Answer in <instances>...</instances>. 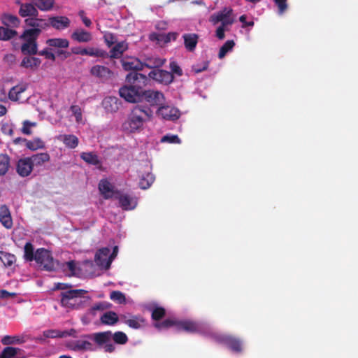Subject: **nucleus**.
<instances>
[{"label":"nucleus","mask_w":358,"mask_h":358,"mask_svg":"<svg viewBox=\"0 0 358 358\" xmlns=\"http://www.w3.org/2000/svg\"><path fill=\"white\" fill-rule=\"evenodd\" d=\"M44 337L45 338H61V331L57 329H48L43 332Z\"/></svg>","instance_id":"obj_58"},{"label":"nucleus","mask_w":358,"mask_h":358,"mask_svg":"<svg viewBox=\"0 0 358 358\" xmlns=\"http://www.w3.org/2000/svg\"><path fill=\"white\" fill-rule=\"evenodd\" d=\"M182 38L185 49L189 52H194L199 42V35L194 33L184 34Z\"/></svg>","instance_id":"obj_20"},{"label":"nucleus","mask_w":358,"mask_h":358,"mask_svg":"<svg viewBox=\"0 0 358 358\" xmlns=\"http://www.w3.org/2000/svg\"><path fill=\"white\" fill-rule=\"evenodd\" d=\"M178 35V32H169L166 34H161V41H163L164 43H168L171 41H175Z\"/></svg>","instance_id":"obj_57"},{"label":"nucleus","mask_w":358,"mask_h":358,"mask_svg":"<svg viewBox=\"0 0 358 358\" xmlns=\"http://www.w3.org/2000/svg\"><path fill=\"white\" fill-rule=\"evenodd\" d=\"M110 252V250L108 248H102L96 252L94 261L98 266L107 270L106 264Z\"/></svg>","instance_id":"obj_24"},{"label":"nucleus","mask_w":358,"mask_h":358,"mask_svg":"<svg viewBox=\"0 0 358 358\" xmlns=\"http://www.w3.org/2000/svg\"><path fill=\"white\" fill-rule=\"evenodd\" d=\"M83 338L93 340L98 345L101 346L110 341L112 338V332L110 331L94 333L92 334H85Z\"/></svg>","instance_id":"obj_17"},{"label":"nucleus","mask_w":358,"mask_h":358,"mask_svg":"<svg viewBox=\"0 0 358 358\" xmlns=\"http://www.w3.org/2000/svg\"><path fill=\"white\" fill-rule=\"evenodd\" d=\"M165 62V59H162L159 57H147L145 59V61L142 62L143 69L146 67L150 69H157L164 66Z\"/></svg>","instance_id":"obj_31"},{"label":"nucleus","mask_w":358,"mask_h":358,"mask_svg":"<svg viewBox=\"0 0 358 358\" xmlns=\"http://www.w3.org/2000/svg\"><path fill=\"white\" fill-rule=\"evenodd\" d=\"M17 34L15 30L7 27H0V40L8 41L14 38Z\"/></svg>","instance_id":"obj_44"},{"label":"nucleus","mask_w":358,"mask_h":358,"mask_svg":"<svg viewBox=\"0 0 358 358\" xmlns=\"http://www.w3.org/2000/svg\"><path fill=\"white\" fill-rule=\"evenodd\" d=\"M154 181V175L150 172H146L140 176L139 187L142 189H148Z\"/></svg>","instance_id":"obj_33"},{"label":"nucleus","mask_w":358,"mask_h":358,"mask_svg":"<svg viewBox=\"0 0 358 358\" xmlns=\"http://www.w3.org/2000/svg\"><path fill=\"white\" fill-rule=\"evenodd\" d=\"M156 113L157 116L168 121H176L180 117V112L177 108L168 105L160 106Z\"/></svg>","instance_id":"obj_9"},{"label":"nucleus","mask_w":358,"mask_h":358,"mask_svg":"<svg viewBox=\"0 0 358 358\" xmlns=\"http://www.w3.org/2000/svg\"><path fill=\"white\" fill-rule=\"evenodd\" d=\"M177 320L168 318L162 322H157L154 324V327L158 330L167 329L171 327L177 328Z\"/></svg>","instance_id":"obj_40"},{"label":"nucleus","mask_w":358,"mask_h":358,"mask_svg":"<svg viewBox=\"0 0 358 358\" xmlns=\"http://www.w3.org/2000/svg\"><path fill=\"white\" fill-rule=\"evenodd\" d=\"M152 115V110L149 106L136 105L131 110L127 120L123 124V128L128 132H135L143 127L145 122L150 120Z\"/></svg>","instance_id":"obj_1"},{"label":"nucleus","mask_w":358,"mask_h":358,"mask_svg":"<svg viewBox=\"0 0 358 358\" xmlns=\"http://www.w3.org/2000/svg\"><path fill=\"white\" fill-rule=\"evenodd\" d=\"M104 39L108 47L112 46L116 43V37L113 34H107L104 36Z\"/></svg>","instance_id":"obj_62"},{"label":"nucleus","mask_w":358,"mask_h":358,"mask_svg":"<svg viewBox=\"0 0 358 358\" xmlns=\"http://www.w3.org/2000/svg\"><path fill=\"white\" fill-rule=\"evenodd\" d=\"M120 319L129 327L134 329H140L146 326L145 319L140 315L122 314Z\"/></svg>","instance_id":"obj_8"},{"label":"nucleus","mask_w":358,"mask_h":358,"mask_svg":"<svg viewBox=\"0 0 358 358\" xmlns=\"http://www.w3.org/2000/svg\"><path fill=\"white\" fill-rule=\"evenodd\" d=\"M213 338L215 341L222 343L235 352L242 351V341L240 338L231 335L226 334H213Z\"/></svg>","instance_id":"obj_6"},{"label":"nucleus","mask_w":358,"mask_h":358,"mask_svg":"<svg viewBox=\"0 0 358 358\" xmlns=\"http://www.w3.org/2000/svg\"><path fill=\"white\" fill-rule=\"evenodd\" d=\"M71 110L73 113L77 121H79L82 117V113L80 108L78 106H71Z\"/></svg>","instance_id":"obj_64"},{"label":"nucleus","mask_w":358,"mask_h":358,"mask_svg":"<svg viewBox=\"0 0 358 358\" xmlns=\"http://www.w3.org/2000/svg\"><path fill=\"white\" fill-rule=\"evenodd\" d=\"M71 38L78 43H87L92 39L91 33L83 29L75 30L71 34Z\"/></svg>","instance_id":"obj_27"},{"label":"nucleus","mask_w":358,"mask_h":358,"mask_svg":"<svg viewBox=\"0 0 358 358\" xmlns=\"http://www.w3.org/2000/svg\"><path fill=\"white\" fill-rule=\"evenodd\" d=\"M1 20L6 27H17L20 23V19L16 15L8 13L3 14Z\"/></svg>","instance_id":"obj_34"},{"label":"nucleus","mask_w":358,"mask_h":358,"mask_svg":"<svg viewBox=\"0 0 358 358\" xmlns=\"http://www.w3.org/2000/svg\"><path fill=\"white\" fill-rule=\"evenodd\" d=\"M166 315V310L163 307H156L152 311L151 317L157 322Z\"/></svg>","instance_id":"obj_50"},{"label":"nucleus","mask_w":358,"mask_h":358,"mask_svg":"<svg viewBox=\"0 0 358 358\" xmlns=\"http://www.w3.org/2000/svg\"><path fill=\"white\" fill-rule=\"evenodd\" d=\"M148 76L149 78H151L155 81L165 85L171 84L174 79V76H173L171 73L168 71L159 69L151 71L148 73Z\"/></svg>","instance_id":"obj_10"},{"label":"nucleus","mask_w":358,"mask_h":358,"mask_svg":"<svg viewBox=\"0 0 358 358\" xmlns=\"http://www.w3.org/2000/svg\"><path fill=\"white\" fill-rule=\"evenodd\" d=\"M66 347L73 351H94L93 344L88 341H71L67 343Z\"/></svg>","instance_id":"obj_18"},{"label":"nucleus","mask_w":358,"mask_h":358,"mask_svg":"<svg viewBox=\"0 0 358 358\" xmlns=\"http://www.w3.org/2000/svg\"><path fill=\"white\" fill-rule=\"evenodd\" d=\"M80 158L87 164L97 166L101 169V161L99 156L94 152H83L80 154Z\"/></svg>","instance_id":"obj_26"},{"label":"nucleus","mask_w":358,"mask_h":358,"mask_svg":"<svg viewBox=\"0 0 358 358\" xmlns=\"http://www.w3.org/2000/svg\"><path fill=\"white\" fill-rule=\"evenodd\" d=\"M110 298L111 300L117 301L119 303H124L126 301L124 294L120 291H113L110 293Z\"/></svg>","instance_id":"obj_53"},{"label":"nucleus","mask_w":358,"mask_h":358,"mask_svg":"<svg viewBox=\"0 0 358 358\" xmlns=\"http://www.w3.org/2000/svg\"><path fill=\"white\" fill-rule=\"evenodd\" d=\"M122 66L125 71H132L138 72L143 70L142 62L137 58H129L122 59Z\"/></svg>","instance_id":"obj_25"},{"label":"nucleus","mask_w":358,"mask_h":358,"mask_svg":"<svg viewBox=\"0 0 358 358\" xmlns=\"http://www.w3.org/2000/svg\"><path fill=\"white\" fill-rule=\"evenodd\" d=\"M41 64V59L37 57H25L22 62L20 66L24 68H30L32 69L34 67H38Z\"/></svg>","instance_id":"obj_39"},{"label":"nucleus","mask_w":358,"mask_h":358,"mask_svg":"<svg viewBox=\"0 0 358 358\" xmlns=\"http://www.w3.org/2000/svg\"><path fill=\"white\" fill-rule=\"evenodd\" d=\"M63 142L68 148H75L78 146L79 141L74 135H64Z\"/></svg>","instance_id":"obj_47"},{"label":"nucleus","mask_w":358,"mask_h":358,"mask_svg":"<svg viewBox=\"0 0 358 358\" xmlns=\"http://www.w3.org/2000/svg\"><path fill=\"white\" fill-rule=\"evenodd\" d=\"M115 199H118L120 206L124 210L134 209L137 206V199L127 194H117Z\"/></svg>","instance_id":"obj_16"},{"label":"nucleus","mask_w":358,"mask_h":358,"mask_svg":"<svg viewBox=\"0 0 358 358\" xmlns=\"http://www.w3.org/2000/svg\"><path fill=\"white\" fill-rule=\"evenodd\" d=\"M0 259L3 262L5 266L8 267L15 262L16 258L14 255L10 253L0 251Z\"/></svg>","instance_id":"obj_43"},{"label":"nucleus","mask_w":358,"mask_h":358,"mask_svg":"<svg viewBox=\"0 0 358 358\" xmlns=\"http://www.w3.org/2000/svg\"><path fill=\"white\" fill-rule=\"evenodd\" d=\"M24 85H16L13 87L8 92V98L10 100L17 101L20 98V94L26 90Z\"/></svg>","instance_id":"obj_36"},{"label":"nucleus","mask_w":358,"mask_h":358,"mask_svg":"<svg viewBox=\"0 0 358 358\" xmlns=\"http://www.w3.org/2000/svg\"><path fill=\"white\" fill-rule=\"evenodd\" d=\"M99 190L105 199H109L120 194V191L114 189L113 185L107 179L100 180Z\"/></svg>","instance_id":"obj_14"},{"label":"nucleus","mask_w":358,"mask_h":358,"mask_svg":"<svg viewBox=\"0 0 358 358\" xmlns=\"http://www.w3.org/2000/svg\"><path fill=\"white\" fill-rule=\"evenodd\" d=\"M71 20L66 16H52L48 18V27H52L56 30H64L70 27Z\"/></svg>","instance_id":"obj_13"},{"label":"nucleus","mask_w":358,"mask_h":358,"mask_svg":"<svg viewBox=\"0 0 358 358\" xmlns=\"http://www.w3.org/2000/svg\"><path fill=\"white\" fill-rule=\"evenodd\" d=\"M36 122H31L29 120H24L22 123V127L21 129V131L22 134L26 135H31L32 131L31 130V127H36Z\"/></svg>","instance_id":"obj_55"},{"label":"nucleus","mask_w":358,"mask_h":358,"mask_svg":"<svg viewBox=\"0 0 358 358\" xmlns=\"http://www.w3.org/2000/svg\"><path fill=\"white\" fill-rule=\"evenodd\" d=\"M117 251H118L117 246H115L113 248L112 253L110 255H109V257L108 259V262H107V264H106V269H109V268L110 267L112 262L113 261V259L117 256Z\"/></svg>","instance_id":"obj_63"},{"label":"nucleus","mask_w":358,"mask_h":358,"mask_svg":"<svg viewBox=\"0 0 358 358\" xmlns=\"http://www.w3.org/2000/svg\"><path fill=\"white\" fill-rule=\"evenodd\" d=\"M10 167V157L7 154H0V176H5Z\"/></svg>","instance_id":"obj_35"},{"label":"nucleus","mask_w":358,"mask_h":358,"mask_svg":"<svg viewBox=\"0 0 358 358\" xmlns=\"http://www.w3.org/2000/svg\"><path fill=\"white\" fill-rule=\"evenodd\" d=\"M1 131L3 134L12 136L14 134V130L12 125L8 123L3 124L1 126Z\"/></svg>","instance_id":"obj_61"},{"label":"nucleus","mask_w":358,"mask_h":358,"mask_svg":"<svg viewBox=\"0 0 358 358\" xmlns=\"http://www.w3.org/2000/svg\"><path fill=\"white\" fill-rule=\"evenodd\" d=\"M24 259L27 261L31 262L34 259L35 260V255L34 254V246L33 245L27 242L24 248Z\"/></svg>","instance_id":"obj_49"},{"label":"nucleus","mask_w":358,"mask_h":358,"mask_svg":"<svg viewBox=\"0 0 358 358\" xmlns=\"http://www.w3.org/2000/svg\"><path fill=\"white\" fill-rule=\"evenodd\" d=\"M143 99L151 106H162L165 97L162 92L155 90H145L143 93Z\"/></svg>","instance_id":"obj_12"},{"label":"nucleus","mask_w":358,"mask_h":358,"mask_svg":"<svg viewBox=\"0 0 358 358\" xmlns=\"http://www.w3.org/2000/svg\"><path fill=\"white\" fill-rule=\"evenodd\" d=\"M18 350L19 349L16 348L6 347L0 355L5 358H13L17 355Z\"/></svg>","instance_id":"obj_52"},{"label":"nucleus","mask_w":358,"mask_h":358,"mask_svg":"<svg viewBox=\"0 0 358 358\" xmlns=\"http://www.w3.org/2000/svg\"><path fill=\"white\" fill-rule=\"evenodd\" d=\"M46 43L50 47L66 48L69 45V41L66 38H55L48 39Z\"/></svg>","instance_id":"obj_37"},{"label":"nucleus","mask_w":358,"mask_h":358,"mask_svg":"<svg viewBox=\"0 0 358 358\" xmlns=\"http://www.w3.org/2000/svg\"><path fill=\"white\" fill-rule=\"evenodd\" d=\"M29 157L33 169L34 167L42 166L45 162H49L50 159V157L47 152L37 153Z\"/></svg>","instance_id":"obj_29"},{"label":"nucleus","mask_w":358,"mask_h":358,"mask_svg":"<svg viewBox=\"0 0 358 358\" xmlns=\"http://www.w3.org/2000/svg\"><path fill=\"white\" fill-rule=\"evenodd\" d=\"M106 308H107L106 306L103 303L99 302V303L94 304L90 309V314H91L93 316H95L97 310L102 311V310L106 309Z\"/></svg>","instance_id":"obj_59"},{"label":"nucleus","mask_w":358,"mask_h":358,"mask_svg":"<svg viewBox=\"0 0 358 358\" xmlns=\"http://www.w3.org/2000/svg\"><path fill=\"white\" fill-rule=\"evenodd\" d=\"M1 343H2V344H3L5 345H11V344H14V343H21V339L17 336H5L1 339Z\"/></svg>","instance_id":"obj_54"},{"label":"nucleus","mask_w":358,"mask_h":358,"mask_svg":"<svg viewBox=\"0 0 358 358\" xmlns=\"http://www.w3.org/2000/svg\"><path fill=\"white\" fill-rule=\"evenodd\" d=\"M112 338L115 343L119 345H124L128 341V337L123 331H116L113 334H112Z\"/></svg>","instance_id":"obj_46"},{"label":"nucleus","mask_w":358,"mask_h":358,"mask_svg":"<svg viewBox=\"0 0 358 358\" xmlns=\"http://www.w3.org/2000/svg\"><path fill=\"white\" fill-rule=\"evenodd\" d=\"M26 147L30 150L34 151L45 147L44 142L39 138H35L31 141L24 139Z\"/></svg>","instance_id":"obj_38"},{"label":"nucleus","mask_w":358,"mask_h":358,"mask_svg":"<svg viewBox=\"0 0 358 358\" xmlns=\"http://www.w3.org/2000/svg\"><path fill=\"white\" fill-rule=\"evenodd\" d=\"M121 105V101L116 96H107L102 101V106L108 113L117 112Z\"/></svg>","instance_id":"obj_22"},{"label":"nucleus","mask_w":358,"mask_h":358,"mask_svg":"<svg viewBox=\"0 0 358 358\" xmlns=\"http://www.w3.org/2000/svg\"><path fill=\"white\" fill-rule=\"evenodd\" d=\"M35 6L42 11L50 10L55 4L54 0H34Z\"/></svg>","instance_id":"obj_41"},{"label":"nucleus","mask_w":358,"mask_h":358,"mask_svg":"<svg viewBox=\"0 0 358 358\" xmlns=\"http://www.w3.org/2000/svg\"><path fill=\"white\" fill-rule=\"evenodd\" d=\"M0 222L6 229H11L13 227L10 213L6 205H3L0 207Z\"/></svg>","instance_id":"obj_28"},{"label":"nucleus","mask_w":358,"mask_h":358,"mask_svg":"<svg viewBox=\"0 0 358 358\" xmlns=\"http://www.w3.org/2000/svg\"><path fill=\"white\" fill-rule=\"evenodd\" d=\"M100 321L103 324L113 326L117 323L119 317L115 312L110 310L101 316Z\"/></svg>","instance_id":"obj_32"},{"label":"nucleus","mask_w":358,"mask_h":358,"mask_svg":"<svg viewBox=\"0 0 358 358\" xmlns=\"http://www.w3.org/2000/svg\"><path fill=\"white\" fill-rule=\"evenodd\" d=\"M201 329L198 323L190 320H178L177 328L178 331H185L188 333H196Z\"/></svg>","instance_id":"obj_23"},{"label":"nucleus","mask_w":358,"mask_h":358,"mask_svg":"<svg viewBox=\"0 0 358 358\" xmlns=\"http://www.w3.org/2000/svg\"><path fill=\"white\" fill-rule=\"evenodd\" d=\"M87 292L85 289H69L60 294L61 305L69 309H78L85 303L89 297L85 294Z\"/></svg>","instance_id":"obj_2"},{"label":"nucleus","mask_w":358,"mask_h":358,"mask_svg":"<svg viewBox=\"0 0 358 358\" xmlns=\"http://www.w3.org/2000/svg\"><path fill=\"white\" fill-rule=\"evenodd\" d=\"M20 8L19 9V14L21 17H37L38 15V10L35 6L34 1L33 3H20L17 2Z\"/></svg>","instance_id":"obj_19"},{"label":"nucleus","mask_w":358,"mask_h":358,"mask_svg":"<svg viewBox=\"0 0 358 358\" xmlns=\"http://www.w3.org/2000/svg\"><path fill=\"white\" fill-rule=\"evenodd\" d=\"M15 169L17 173L22 178L29 176L34 170L29 157L20 159Z\"/></svg>","instance_id":"obj_15"},{"label":"nucleus","mask_w":358,"mask_h":358,"mask_svg":"<svg viewBox=\"0 0 358 358\" xmlns=\"http://www.w3.org/2000/svg\"><path fill=\"white\" fill-rule=\"evenodd\" d=\"M128 49V44L125 41L115 43L110 51V57L113 59L120 58L123 53Z\"/></svg>","instance_id":"obj_30"},{"label":"nucleus","mask_w":358,"mask_h":358,"mask_svg":"<svg viewBox=\"0 0 358 358\" xmlns=\"http://www.w3.org/2000/svg\"><path fill=\"white\" fill-rule=\"evenodd\" d=\"M35 261L44 270L52 271L55 269L56 262L54 260L50 251L45 248H39L35 252Z\"/></svg>","instance_id":"obj_4"},{"label":"nucleus","mask_w":358,"mask_h":358,"mask_svg":"<svg viewBox=\"0 0 358 358\" xmlns=\"http://www.w3.org/2000/svg\"><path fill=\"white\" fill-rule=\"evenodd\" d=\"M38 31L35 30H25L21 36L24 40V43L21 46V51L24 55H34L37 52V43L36 40Z\"/></svg>","instance_id":"obj_3"},{"label":"nucleus","mask_w":358,"mask_h":358,"mask_svg":"<svg viewBox=\"0 0 358 358\" xmlns=\"http://www.w3.org/2000/svg\"><path fill=\"white\" fill-rule=\"evenodd\" d=\"M24 22L27 26L32 27L31 29H28L27 30L38 31L37 36H39L42 30L46 29L48 28V22L43 19L36 18L35 17V18H27Z\"/></svg>","instance_id":"obj_21"},{"label":"nucleus","mask_w":358,"mask_h":358,"mask_svg":"<svg viewBox=\"0 0 358 358\" xmlns=\"http://www.w3.org/2000/svg\"><path fill=\"white\" fill-rule=\"evenodd\" d=\"M169 68L171 69V72L172 75H176L177 76H182V70L176 61H171L169 64Z\"/></svg>","instance_id":"obj_56"},{"label":"nucleus","mask_w":358,"mask_h":358,"mask_svg":"<svg viewBox=\"0 0 358 358\" xmlns=\"http://www.w3.org/2000/svg\"><path fill=\"white\" fill-rule=\"evenodd\" d=\"M275 4L278 6L279 13L282 14L287 8V0H273Z\"/></svg>","instance_id":"obj_60"},{"label":"nucleus","mask_w":358,"mask_h":358,"mask_svg":"<svg viewBox=\"0 0 358 358\" xmlns=\"http://www.w3.org/2000/svg\"><path fill=\"white\" fill-rule=\"evenodd\" d=\"M119 94L129 103H138L143 99V94L141 91H138L127 83L119 89Z\"/></svg>","instance_id":"obj_5"},{"label":"nucleus","mask_w":358,"mask_h":358,"mask_svg":"<svg viewBox=\"0 0 358 358\" xmlns=\"http://www.w3.org/2000/svg\"><path fill=\"white\" fill-rule=\"evenodd\" d=\"M85 55H90V56H94V57H108V54L106 51L97 49V48H87L86 51H83Z\"/></svg>","instance_id":"obj_48"},{"label":"nucleus","mask_w":358,"mask_h":358,"mask_svg":"<svg viewBox=\"0 0 358 358\" xmlns=\"http://www.w3.org/2000/svg\"><path fill=\"white\" fill-rule=\"evenodd\" d=\"M126 82L143 94L145 91L144 87L149 83V76L148 77L138 72L131 71L127 75Z\"/></svg>","instance_id":"obj_7"},{"label":"nucleus","mask_w":358,"mask_h":358,"mask_svg":"<svg viewBox=\"0 0 358 358\" xmlns=\"http://www.w3.org/2000/svg\"><path fill=\"white\" fill-rule=\"evenodd\" d=\"M160 141L162 143L176 144H180L181 143V140L178 137V136L175 134H166L161 138Z\"/></svg>","instance_id":"obj_51"},{"label":"nucleus","mask_w":358,"mask_h":358,"mask_svg":"<svg viewBox=\"0 0 358 358\" xmlns=\"http://www.w3.org/2000/svg\"><path fill=\"white\" fill-rule=\"evenodd\" d=\"M235 45V43L233 40L227 41L224 45L220 48L218 57L220 59H222L225 55L231 51Z\"/></svg>","instance_id":"obj_45"},{"label":"nucleus","mask_w":358,"mask_h":358,"mask_svg":"<svg viewBox=\"0 0 358 358\" xmlns=\"http://www.w3.org/2000/svg\"><path fill=\"white\" fill-rule=\"evenodd\" d=\"M91 75L104 83L113 77V72L108 67L102 65H94L90 71Z\"/></svg>","instance_id":"obj_11"},{"label":"nucleus","mask_w":358,"mask_h":358,"mask_svg":"<svg viewBox=\"0 0 358 358\" xmlns=\"http://www.w3.org/2000/svg\"><path fill=\"white\" fill-rule=\"evenodd\" d=\"M232 13V9L224 8L222 11L218 13L217 15H213L211 16V22L213 24H216L219 22H222L224 18H227L230 17Z\"/></svg>","instance_id":"obj_42"}]
</instances>
